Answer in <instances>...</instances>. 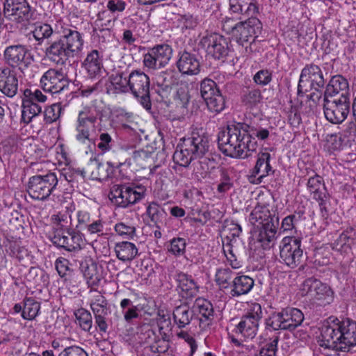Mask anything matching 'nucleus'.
Wrapping results in <instances>:
<instances>
[{
  "mask_svg": "<svg viewBox=\"0 0 356 356\" xmlns=\"http://www.w3.org/2000/svg\"><path fill=\"white\" fill-rule=\"evenodd\" d=\"M228 1L229 13L241 21L234 24V19L226 17L222 22V28L232 33L238 44L245 47L247 54H250L252 52V42L258 37L262 28L261 23L257 18L259 13V3L257 0Z\"/></svg>",
  "mask_w": 356,
  "mask_h": 356,
  "instance_id": "1",
  "label": "nucleus"
},
{
  "mask_svg": "<svg viewBox=\"0 0 356 356\" xmlns=\"http://www.w3.org/2000/svg\"><path fill=\"white\" fill-rule=\"evenodd\" d=\"M60 35L45 49V56L58 66H65L71 58L79 57L84 48L83 33L68 24H60Z\"/></svg>",
  "mask_w": 356,
  "mask_h": 356,
  "instance_id": "2",
  "label": "nucleus"
},
{
  "mask_svg": "<svg viewBox=\"0 0 356 356\" xmlns=\"http://www.w3.org/2000/svg\"><path fill=\"white\" fill-rule=\"evenodd\" d=\"M249 126L244 123H232L218 134V145L220 151L232 158L245 159L255 149L256 143L252 142L248 133Z\"/></svg>",
  "mask_w": 356,
  "mask_h": 356,
  "instance_id": "3",
  "label": "nucleus"
},
{
  "mask_svg": "<svg viewBox=\"0 0 356 356\" xmlns=\"http://www.w3.org/2000/svg\"><path fill=\"white\" fill-rule=\"evenodd\" d=\"M249 221L257 227L261 226L258 241L264 245H267L276 239L279 218L275 211H270L268 206L257 204L252 211Z\"/></svg>",
  "mask_w": 356,
  "mask_h": 356,
  "instance_id": "4",
  "label": "nucleus"
},
{
  "mask_svg": "<svg viewBox=\"0 0 356 356\" xmlns=\"http://www.w3.org/2000/svg\"><path fill=\"white\" fill-rule=\"evenodd\" d=\"M325 90L323 99V111L325 118L332 124H340L348 117L350 108V94L347 91L341 95Z\"/></svg>",
  "mask_w": 356,
  "mask_h": 356,
  "instance_id": "5",
  "label": "nucleus"
},
{
  "mask_svg": "<svg viewBox=\"0 0 356 356\" xmlns=\"http://www.w3.org/2000/svg\"><path fill=\"white\" fill-rule=\"evenodd\" d=\"M304 318V314L300 309L286 307L272 312L266 320V325L267 328H271L274 331L292 332L302 324Z\"/></svg>",
  "mask_w": 356,
  "mask_h": 356,
  "instance_id": "6",
  "label": "nucleus"
},
{
  "mask_svg": "<svg viewBox=\"0 0 356 356\" xmlns=\"http://www.w3.org/2000/svg\"><path fill=\"white\" fill-rule=\"evenodd\" d=\"M202 44L206 48L208 56L221 63L232 61L234 51L229 39L213 33L204 37L201 40Z\"/></svg>",
  "mask_w": 356,
  "mask_h": 356,
  "instance_id": "7",
  "label": "nucleus"
},
{
  "mask_svg": "<svg viewBox=\"0 0 356 356\" xmlns=\"http://www.w3.org/2000/svg\"><path fill=\"white\" fill-rule=\"evenodd\" d=\"M58 183L54 172L32 176L28 182L27 192L33 199L44 201L56 191Z\"/></svg>",
  "mask_w": 356,
  "mask_h": 356,
  "instance_id": "8",
  "label": "nucleus"
},
{
  "mask_svg": "<svg viewBox=\"0 0 356 356\" xmlns=\"http://www.w3.org/2000/svg\"><path fill=\"white\" fill-rule=\"evenodd\" d=\"M262 317L261 305L257 302L249 303L245 314L236 326V333L241 334L244 338L253 339L257 334Z\"/></svg>",
  "mask_w": 356,
  "mask_h": 356,
  "instance_id": "9",
  "label": "nucleus"
},
{
  "mask_svg": "<svg viewBox=\"0 0 356 356\" xmlns=\"http://www.w3.org/2000/svg\"><path fill=\"white\" fill-rule=\"evenodd\" d=\"M145 192L144 186L132 187L115 184L111 188L108 197L115 206L126 208L141 200L144 197Z\"/></svg>",
  "mask_w": 356,
  "mask_h": 356,
  "instance_id": "10",
  "label": "nucleus"
},
{
  "mask_svg": "<svg viewBox=\"0 0 356 356\" xmlns=\"http://www.w3.org/2000/svg\"><path fill=\"white\" fill-rule=\"evenodd\" d=\"M173 50L170 45L162 43L147 49L143 54V63L149 70H157L166 66L172 56Z\"/></svg>",
  "mask_w": 356,
  "mask_h": 356,
  "instance_id": "11",
  "label": "nucleus"
},
{
  "mask_svg": "<svg viewBox=\"0 0 356 356\" xmlns=\"http://www.w3.org/2000/svg\"><path fill=\"white\" fill-rule=\"evenodd\" d=\"M303 250L301 248V239L293 236L284 237L280 245L281 261L291 268L298 266L302 260Z\"/></svg>",
  "mask_w": 356,
  "mask_h": 356,
  "instance_id": "12",
  "label": "nucleus"
},
{
  "mask_svg": "<svg viewBox=\"0 0 356 356\" xmlns=\"http://www.w3.org/2000/svg\"><path fill=\"white\" fill-rule=\"evenodd\" d=\"M22 111L21 120L28 124L32 119L42 112V107L38 103H44L47 97L41 90H23Z\"/></svg>",
  "mask_w": 356,
  "mask_h": 356,
  "instance_id": "13",
  "label": "nucleus"
},
{
  "mask_svg": "<svg viewBox=\"0 0 356 356\" xmlns=\"http://www.w3.org/2000/svg\"><path fill=\"white\" fill-rule=\"evenodd\" d=\"M302 291L318 301L321 305H329L334 300V292L331 288L314 277H309L304 281Z\"/></svg>",
  "mask_w": 356,
  "mask_h": 356,
  "instance_id": "14",
  "label": "nucleus"
},
{
  "mask_svg": "<svg viewBox=\"0 0 356 356\" xmlns=\"http://www.w3.org/2000/svg\"><path fill=\"white\" fill-rule=\"evenodd\" d=\"M90 308L95 316V322L99 331L106 333L108 328V315L111 313V306L106 298L98 293L90 301Z\"/></svg>",
  "mask_w": 356,
  "mask_h": 356,
  "instance_id": "15",
  "label": "nucleus"
},
{
  "mask_svg": "<svg viewBox=\"0 0 356 356\" xmlns=\"http://www.w3.org/2000/svg\"><path fill=\"white\" fill-rule=\"evenodd\" d=\"M54 245L68 252H76L82 249L83 235L79 231L70 229L64 233L58 231L51 238Z\"/></svg>",
  "mask_w": 356,
  "mask_h": 356,
  "instance_id": "16",
  "label": "nucleus"
},
{
  "mask_svg": "<svg viewBox=\"0 0 356 356\" xmlns=\"http://www.w3.org/2000/svg\"><path fill=\"white\" fill-rule=\"evenodd\" d=\"M318 343L325 349L341 351L339 319L321 327Z\"/></svg>",
  "mask_w": 356,
  "mask_h": 356,
  "instance_id": "17",
  "label": "nucleus"
},
{
  "mask_svg": "<svg viewBox=\"0 0 356 356\" xmlns=\"http://www.w3.org/2000/svg\"><path fill=\"white\" fill-rule=\"evenodd\" d=\"M325 80L320 67L314 63L306 65L300 75L297 89L309 87V89H323Z\"/></svg>",
  "mask_w": 356,
  "mask_h": 356,
  "instance_id": "18",
  "label": "nucleus"
},
{
  "mask_svg": "<svg viewBox=\"0 0 356 356\" xmlns=\"http://www.w3.org/2000/svg\"><path fill=\"white\" fill-rule=\"evenodd\" d=\"M184 141L197 159L207 156L210 148V139L207 133L203 130L195 129L191 132V136Z\"/></svg>",
  "mask_w": 356,
  "mask_h": 356,
  "instance_id": "19",
  "label": "nucleus"
},
{
  "mask_svg": "<svg viewBox=\"0 0 356 356\" xmlns=\"http://www.w3.org/2000/svg\"><path fill=\"white\" fill-rule=\"evenodd\" d=\"M174 279L177 284L176 291L182 298L192 299L199 293L200 286L191 275L177 271Z\"/></svg>",
  "mask_w": 356,
  "mask_h": 356,
  "instance_id": "20",
  "label": "nucleus"
},
{
  "mask_svg": "<svg viewBox=\"0 0 356 356\" xmlns=\"http://www.w3.org/2000/svg\"><path fill=\"white\" fill-rule=\"evenodd\" d=\"M6 63L13 67H27L31 63V56L27 48L21 44L10 45L3 52Z\"/></svg>",
  "mask_w": 356,
  "mask_h": 356,
  "instance_id": "21",
  "label": "nucleus"
},
{
  "mask_svg": "<svg viewBox=\"0 0 356 356\" xmlns=\"http://www.w3.org/2000/svg\"><path fill=\"white\" fill-rule=\"evenodd\" d=\"M271 156L268 152H261L258 154L256 164L251 170L249 180L251 183L259 184L264 178L273 173L270 164Z\"/></svg>",
  "mask_w": 356,
  "mask_h": 356,
  "instance_id": "22",
  "label": "nucleus"
},
{
  "mask_svg": "<svg viewBox=\"0 0 356 356\" xmlns=\"http://www.w3.org/2000/svg\"><path fill=\"white\" fill-rule=\"evenodd\" d=\"M6 319V317L1 318V320ZM15 321L6 318V323H1V325L3 327V330H1L3 334H1V350H5L4 353L8 354V355L14 356V351L16 355H19V350L18 346L20 345L19 338L14 334L12 332H7V324L8 327H15Z\"/></svg>",
  "mask_w": 356,
  "mask_h": 356,
  "instance_id": "23",
  "label": "nucleus"
},
{
  "mask_svg": "<svg viewBox=\"0 0 356 356\" xmlns=\"http://www.w3.org/2000/svg\"><path fill=\"white\" fill-rule=\"evenodd\" d=\"M341 352H348L356 346V322L346 318L339 321Z\"/></svg>",
  "mask_w": 356,
  "mask_h": 356,
  "instance_id": "24",
  "label": "nucleus"
},
{
  "mask_svg": "<svg viewBox=\"0 0 356 356\" xmlns=\"http://www.w3.org/2000/svg\"><path fill=\"white\" fill-rule=\"evenodd\" d=\"M42 89H65L70 86V80L60 70L49 69L40 78Z\"/></svg>",
  "mask_w": 356,
  "mask_h": 356,
  "instance_id": "25",
  "label": "nucleus"
},
{
  "mask_svg": "<svg viewBox=\"0 0 356 356\" xmlns=\"http://www.w3.org/2000/svg\"><path fill=\"white\" fill-rule=\"evenodd\" d=\"M127 159L124 157L118 159L116 161H107L106 164H103L98 161L95 162L97 172L92 171V177L99 181H106L114 176L117 170L120 171V168L125 166Z\"/></svg>",
  "mask_w": 356,
  "mask_h": 356,
  "instance_id": "26",
  "label": "nucleus"
},
{
  "mask_svg": "<svg viewBox=\"0 0 356 356\" xmlns=\"http://www.w3.org/2000/svg\"><path fill=\"white\" fill-rule=\"evenodd\" d=\"M176 65L183 74L195 75L200 71V63L197 56L186 51L179 54Z\"/></svg>",
  "mask_w": 356,
  "mask_h": 356,
  "instance_id": "27",
  "label": "nucleus"
},
{
  "mask_svg": "<svg viewBox=\"0 0 356 356\" xmlns=\"http://www.w3.org/2000/svg\"><path fill=\"white\" fill-rule=\"evenodd\" d=\"M4 250L11 257L17 259L23 265L31 261L32 257L26 248L22 245V241L18 238L12 237L6 238L4 241Z\"/></svg>",
  "mask_w": 356,
  "mask_h": 356,
  "instance_id": "28",
  "label": "nucleus"
},
{
  "mask_svg": "<svg viewBox=\"0 0 356 356\" xmlns=\"http://www.w3.org/2000/svg\"><path fill=\"white\" fill-rule=\"evenodd\" d=\"M193 309L200 315V326L202 329L208 327L214 318V310L211 302L207 299L198 298L194 302Z\"/></svg>",
  "mask_w": 356,
  "mask_h": 356,
  "instance_id": "29",
  "label": "nucleus"
},
{
  "mask_svg": "<svg viewBox=\"0 0 356 356\" xmlns=\"http://www.w3.org/2000/svg\"><path fill=\"white\" fill-rule=\"evenodd\" d=\"M81 67L90 77L96 76L103 68V54L97 49H92L87 53Z\"/></svg>",
  "mask_w": 356,
  "mask_h": 356,
  "instance_id": "30",
  "label": "nucleus"
},
{
  "mask_svg": "<svg viewBox=\"0 0 356 356\" xmlns=\"http://www.w3.org/2000/svg\"><path fill=\"white\" fill-rule=\"evenodd\" d=\"M254 285V280L248 275H238L235 277L230 284L229 294L232 298H238L246 295L252 289Z\"/></svg>",
  "mask_w": 356,
  "mask_h": 356,
  "instance_id": "31",
  "label": "nucleus"
},
{
  "mask_svg": "<svg viewBox=\"0 0 356 356\" xmlns=\"http://www.w3.org/2000/svg\"><path fill=\"white\" fill-rule=\"evenodd\" d=\"M201 97L211 111L220 113L225 108V98L220 90H200Z\"/></svg>",
  "mask_w": 356,
  "mask_h": 356,
  "instance_id": "32",
  "label": "nucleus"
},
{
  "mask_svg": "<svg viewBox=\"0 0 356 356\" xmlns=\"http://www.w3.org/2000/svg\"><path fill=\"white\" fill-rule=\"evenodd\" d=\"M128 87V76L122 74H113L109 77H103L95 87L90 89H127Z\"/></svg>",
  "mask_w": 356,
  "mask_h": 356,
  "instance_id": "33",
  "label": "nucleus"
},
{
  "mask_svg": "<svg viewBox=\"0 0 356 356\" xmlns=\"http://www.w3.org/2000/svg\"><path fill=\"white\" fill-rule=\"evenodd\" d=\"M309 90H297L296 102L300 108L305 106V112L312 111L316 106L318 102L321 98L322 93L318 90L317 92H310L307 94Z\"/></svg>",
  "mask_w": 356,
  "mask_h": 356,
  "instance_id": "34",
  "label": "nucleus"
},
{
  "mask_svg": "<svg viewBox=\"0 0 356 356\" xmlns=\"http://www.w3.org/2000/svg\"><path fill=\"white\" fill-rule=\"evenodd\" d=\"M151 222L156 228L161 229V225L164 222L167 217V213L163 207L156 202L148 204L145 212Z\"/></svg>",
  "mask_w": 356,
  "mask_h": 356,
  "instance_id": "35",
  "label": "nucleus"
},
{
  "mask_svg": "<svg viewBox=\"0 0 356 356\" xmlns=\"http://www.w3.org/2000/svg\"><path fill=\"white\" fill-rule=\"evenodd\" d=\"M115 252L117 257L122 261H130L138 254L136 245L129 241L117 243L115 246Z\"/></svg>",
  "mask_w": 356,
  "mask_h": 356,
  "instance_id": "36",
  "label": "nucleus"
},
{
  "mask_svg": "<svg viewBox=\"0 0 356 356\" xmlns=\"http://www.w3.org/2000/svg\"><path fill=\"white\" fill-rule=\"evenodd\" d=\"M194 311L188 305L184 304L175 308L172 316L175 325L179 328H184L190 324L193 317Z\"/></svg>",
  "mask_w": 356,
  "mask_h": 356,
  "instance_id": "37",
  "label": "nucleus"
},
{
  "mask_svg": "<svg viewBox=\"0 0 356 356\" xmlns=\"http://www.w3.org/2000/svg\"><path fill=\"white\" fill-rule=\"evenodd\" d=\"M149 76L141 70H134L128 76L129 89H149Z\"/></svg>",
  "mask_w": 356,
  "mask_h": 356,
  "instance_id": "38",
  "label": "nucleus"
},
{
  "mask_svg": "<svg viewBox=\"0 0 356 356\" xmlns=\"http://www.w3.org/2000/svg\"><path fill=\"white\" fill-rule=\"evenodd\" d=\"M54 30L50 24L39 22L33 24V30L31 31L38 45H42L45 40L52 36Z\"/></svg>",
  "mask_w": 356,
  "mask_h": 356,
  "instance_id": "39",
  "label": "nucleus"
},
{
  "mask_svg": "<svg viewBox=\"0 0 356 356\" xmlns=\"http://www.w3.org/2000/svg\"><path fill=\"white\" fill-rule=\"evenodd\" d=\"M197 159L196 156L192 154V150L186 146L184 140L180 149H177L173 154L175 163L183 167H188L193 160Z\"/></svg>",
  "mask_w": 356,
  "mask_h": 356,
  "instance_id": "40",
  "label": "nucleus"
},
{
  "mask_svg": "<svg viewBox=\"0 0 356 356\" xmlns=\"http://www.w3.org/2000/svg\"><path fill=\"white\" fill-rule=\"evenodd\" d=\"M348 145V140L340 134H330L326 136L325 147L330 153L340 151Z\"/></svg>",
  "mask_w": 356,
  "mask_h": 356,
  "instance_id": "41",
  "label": "nucleus"
},
{
  "mask_svg": "<svg viewBox=\"0 0 356 356\" xmlns=\"http://www.w3.org/2000/svg\"><path fill=\"white\" fill-rule=\"evenodd\" d=\"M40 304L33 298H27L24 300L22 317L26 320H33L39 314Z\"/></svg>",
  "mask_w": 356,
  "mask_h": 356,
  "instance_id": "42",
  "label": "nucleus"
},
{
  "mask_svg": "<svg viewBox=\"0 0 356 356\" xmlns=\"http://www.w3.org/2000/svg\"><path fill=\"white\" fill-rule=\"evenodd\" d=\"M304 214V211L299 210L286 216L282 221L280 230L283 232L296 230L298 223L303 219Z\"/></svg>",
  "mask_w": 356,
  "mask_h": 356,
  "instance_id": "43",
  "label": "nucleus"
},
{
  "mask_svg": "<svg viewBox=\"0 0 356 356\" xmlns=\"http://www.w3.org/2000/svg\"><path fill=\"white\" fill-rule=\"evenodd\" d=\"M159 337L153 343L152 346H149L150 350L154 353H165L170 346L169 341L170 340V333L167 332H159Z\"/></svg>",
  "mask_w": 356,
  "mask_h": 356,
  "instance_id": "44",
  "label": "nucleus"
},
{
  "mask_svg": "<svg viewBox=\"0 0 356 356\" xmlns=\"http://www.w3.org/2000/svg\"><path fill=\"white\" fill-rule=\"evenodd\" d=\"M74 315L81 329L90 332L92 326V318L90 312L86 309L81 308L74 312Z\"/></svg>",
  "mask_w": 356,
  "mask_h": 356,
  "instance_id": "45",
  "label": "nucleus"
},
{
  "mask_svg": "<svg viewBox=\"0 0 356 356\" xmlns=\"http://www.w3.org/2000/svg\"><path fill=\"white\" fill-rule=\"evenodd\" d=\"M1 83H3L2 89H17L18 78L16 72L8 68L1 70Z\"/></svg>",
  "mask_w": 356,
  "mask_h": 356,
  "instance_id": "46",
  "label": "nucleus"
},
{
  "mask_svg": "<svg viewBox=\"0 0 356 356\" xmlns=\"http://www.w3.org/2000/svg\"><path fill=\"white\" fill-rule=\"evenodd\" d=\"M197 162L194 163L193 173V175L197 180H200L204 178L209 170L208 164L207 161L208 160L209 162L214 163L215 159L213 158L210 159L207 156H204L202 159H200Z\"/></svg>",
  "mask_w": 356,
  "mask_h": 356,
  "instance_id": "47",
  "label": "nucleus"
},
{
  "mask_svg": "<svg viewBox=\"0 0 356 356\" xmlns=\"http://www.w3.org/2000/svg\"><path fill=\"white\" fill-rule=\"evenodd\" d=\"M31 16L32 13L31 6L26 0L25 3H22L21 6L16 7L12 20L17 22H22L28 21Z\"/></svg>",
  "mask_w": 356,
  "mask_h": 356,
  "instance_id": "48",
  "label": "nucleus"
},
{
  "mask_svg": "<svg viewBox=\"0 0 356 356\" xmlns=\"http://www.w3.org/2000/svg\"><path fill=\"white\" fill-rule=\"evenodd\" d=\"M241 99L248 108L252 109L261 102V95L259 90H246Z\"/></svg>",
  "mask_w": 356,
  "mask_h": 356,
  "instance_id": "49",
  "label": "nucleus"
},
{
  "mask_svg": "<svg viewBox=\"0 0 356 356\" xmlns=\"http://www.w3.org/2000/svg\"><path fill=\"white\" fill-rule=\"evenodd\" d=\"M325 186L323 179L317 174L310 177L307 182V188L313 196L323 191Z\"/></svg>",
  "mask_w": 356,
  "mask_h": 356,
  "instance_id": "50",
  "label": "nucleus"
},
{
  "mask_svg": "<svg viewBox=\"0 0 356 356\" xmlns=\"http://www.w3.org/2000/svg\"><path fill=\"white\" fill-rule=\"evenodd\" d=\"M1 145L5 154H11L15 152L19 146V137L16 134H12L6 136L3 141Z\"/></svg>",
  "mask_w": 356,
  "mask_h": 356,
  "instance_id": "51",
  "label": "nucleus"
},
{
  "mask_svg": "<svg viewBox=\"0 0 356 356\" xmlns=\"http://www.w3.org/2000/svg\"><path fill=\"white\" fill-rule=\"evenodd\" d=\"M216 282L222 288L230 286L232 278V271L229 268H220L216 273Z\"/></svg>",
  "mask_w": 356,
  "mask_h": 356,
  "instance_id": "52",
  "label": "nucleus"
},
{
  "mask_svg": "<svg viewBox=\"0 0 356 356\" xmlns=\"http://www.w3.org/2000/svg\"><path fill=\"white\" fill-rule=\"evenodd\" d=\"M350 235L344 230L333 243V248L338 251H347L351 248Z\"/></svg>",
  "mask_w": 356,
  "mask_h": 356,
  "instance_id": "53",
  "label": "nucleus"
},
{
  "mask_svg": "<svg viewBox=\"0 0 356 356\" xmlns=\"http://www.w3.org/2000/svg\"><path fill=\"white\" fill-rule=\"evenodd\" d=\"M186 243L184 238H174L170 241L168 251L175 256H180L185 253Z\"/></svg>",
  "mask_w": 356,
  "mask_h": 356,
  "instance_id": "54",
  "label": "nucleus"
},
{
  "mask_svg": "<svg viewBox=\"0 0 356 356\" xmlns=\"http://www.w3.org/2000/svg\"><path fill=\"white\" fill-rule=\"evenodd\" d=\"M233 186L231 178L227 170L221 168L220 170V183L217 186V191L220 193H225L229 191Z\"/></svg>",
  "mask_w": 356,
  "mask_h": 356,
  "instance_id": "55",
  "label": "nucleus"
},
{
  "mask_svg": "<svg viewBox=\"0 0 356 356\" xmlns=\"http://www.w3.org/2000/svg\"><path fill=\"white\" fill-rule=\"evenodd\" d=\"M156 322L159 332H167V333H170L172 323L170 315L168 313L164 312V311H159L156 318Z\"/></svg>",
  "mask_w": 356,
  "mask_h": 356,
  "instance_id": "56",
  "label": "nucleus"
},
{
  "mask_svg": "<svg viewBox=\"0 0 356 356\" xmlns=\"http://www.w3.org/2000/svg\"><path fill=\"white\" fill-rule=\"evenodd\" d=\"M117 234L124 238L131 239L136 236V227L125 222L117 223L115 226Z\"/></svg>",
  "mask_w": 356,
  "mask_h": 356,
  "instance_id": "57",
  "label": "nucleus"
},
{
  "mask_svg": "<svg viewBox=\"0 0 356 356\" xmlns=\"http://www.w3.org/2000/svg\"><path fill=\"white\" fill-rule=\"evenodd\" d=\"M211 77L205 78L201 81L200 89H220L221 84L223 83L225 76H217L216 74H212Z\"/></svg>",
  "mask_w": 356,
  "mask_h": 356,
  "instance_id": "58",
  "label": "nucleus"
},
{
  "mask_svg": "<svg viewBox=\"0 0 356 356\" xmlns=\"http://www.w3.org/2000/svg\"><path fill=\"white\" fill-rule=\"evenodd\" d=\"M60 115V107L58 104H53L45 108L44 120L46 123L51 124L56 121Z\"/></svg>",
  "mask_w": 356,
  "mask_h": 356,
  "instance_id": "59",
  "label": "nucleus"
},
{
  "mask_svg": "<svg viewBox=\"0 0 356 356\" xmlns=\"http://www.w3.org/2000/svg\"><path fill=\"white\" fill-rule=\"evenodd\" d=\"M139 103L147 111L152 108L149 90H131Z\"/></svg>",
  "mask_w": 356,
  "mask_h": 356,
  "instance_id": "60",
  "label": "nucleus"
},
{
  "mask_svg": "<svg viewBox=\"0 0 356 356\" xmlns=\"http://www.w3.org/2000/svg\"><path fill=\"white\" fill-rule=\"evenodd\" d=\"M325 89H349L348 80L342 75H334L330 80Z\"/></svg>",
  "mask_w": 356,
  "mask_h": 356,
  "instance_id": "61",
  "label": "nucleus"
},
{
  "mask_svg": "<svg viewBox=\"0 0 356 356\" xmlns=\"http://www.w3.org/2000/svg\"><path fill=\"white\" fill-rule=\"evenodd\" d=\"M26 0H5L3 2V15L5 17L13 19L16 7L25 3Z\"/></svg>",
  "mask_w": 356,
  "mask_h": 356,
  "instance_id": "62",
  "label": "nucleus"
},
{
  "mask_svg": "<svg viewBox=\"0 0 356 356\" xmlns=\"http://www.w3.org/2000/svg\"><path fill=\"white\" fill-rule=\"evenodd\" d=\"M253 80L259 86H266L272 81V72L269 70H260L254 76Z\"/></svg>",
  "mask_w": 356,
  "mask_h": 356,
  "instance_id": "63",
  "label": "nucleus"
},
{
  "mask_svg": "<svg viewBox=\"0 0 356 356\" xmlns=\"http://www.w3.org/2000/svg\"><path fill=\"white\" fill-rule=\"evenodd\" d=\"M277 343L278 338L275 337L273 341L266 343L255 356H275L277 350Z\"/></svg>",
  "mask_w": 356,
  "mask_h": 356,
  "instance_id": "64",
  "label": "nucleus"
}]
</instances>
